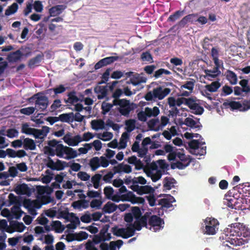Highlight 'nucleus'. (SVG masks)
<instances>
[{
	"instance_id": "nucleus-1",
	"label": "nucleus",
	"mask_w": 250,
	"mask_h": 250,
	"mask_svg": "<svg viewBox=\"0 0 250 250\" xmlns=\"http://www.w3.org/2000/svg\"><path fill=\"white\" fill-rule=\"evenodd\" d=\"M226 235L234 236L235 238H229L227 242L233 246H240L244 244L246 241L241 237L247 238L250 236V231L247 228L240 223H235L228 226L226 229Z\"/></svg>"
},
{
	"instance_id": "nucleus-2",
	"label": "nucleus",
	"mask_w": 250,
	"mask_h": 250,
	"mask_svg": "<svg viewBox=\"0 0 250 250\" xmlns=\"http://www.w3.org/2000/svg\"><path fill=\"white\" fill-rule=\"evenodd\" d=\"M45 153L50 156L56 155L59 158H63L66 160H71L78 156L77 151L72 147L60 145L53 149L49 146H45Z\"/></svg>"
},
{
	"instance_id": "nucleus-3",
	"label": "nucleus",
	"mask_w": 250,
	"mask_h": 250,
	"mask_svg": "<svg viewBox=\"0 0 250 250\" xmlns=\"http://www.w3.org/2000/svg\"><path fill=\"white\" fill-rule=\"evenodd\" d=\"M30 102L35 101V109L41 112L44 111L49 104L48 97L43 95L42 92H38L29 98Z\"/></svg>"
},
{
	"instance_id": "nucleus-4",
	"label": "nucleus",
	"mask_w": 250,
	"mask_h": 250,
	"mask_svg": "<svg viewBox=\"0 0 250 250\" xmlns=\"http://www.w3.org/2000/svg\"><path fill=\"white\" fill-rule=\"evenodd\" d=\"M113 104L115 106L119 105L117 110L121 115L128 117L130 112L133 109L132 106L133 104H130V101L126 99H122L118 101H113Z\"/></svg>"
},
{
	"instance_id": "nucleus-5",
	"label": "nucleus",
	"mask_w": 250,
	"mask_h": 250,
	"mask_svg": "<svg viewBox=\"0 0 250 250\" xmlns=\"http://www.w3.org/2000/svg\"><path fill=\"white\" fill-rule=\"evenodd\" d=\"M204 222L206 225L205 233L208 235L215 234L218 229V220L214 218H207Z\"/></svg>"
},
{
	"instance_id": "nucleus-6",
	"label": "nucleus",
	"mask_w": 250,
	"mask_h": 250,
	"mask_svg": "<svg viewBox=\"0 0 250 250\" xmlns=\"http://www.w3.org/2000/svg\"><path fill=\"white\" fill-rule=\"evenodd\" d=\"M46 166L53 170H62L66 167H68V163L65 161H63L59 159H57L55 162L49 157L47 158Z\"/></svg>"
},
{
	"instance_id": "nucleus-7",
	"label": "nucleus",
	"mask_w": 250,
	"mask_h": 250,
	"mask_svg": "<svg viewBox=\"0 0 250 250\" xmlns=\"http://www.w3.org/2000/svg\"><path fill=\"white\" fill-rule=\"evenodd\" d=\"M224 104L229 105L233 110L238 109L240 111H246L250 109V100H244L242 104L236 101L225 103Z\"/></svg>"
},
{
	"instance_id": "nucleus-8",
	"label": "nucleus",
	"mask_w": 250,
	"mask_h": 250,
	"mask_svg": "<svg viewBox=\"0 0 250 250\" xmlns=\"http://www.w3.org/2000/svg\"><path fill=\"white\" fill-rule=\"evenodd\" d=\"M148 224L150 226L149 229L153 227L154 231H156L164 228V221L160 217L153 215L149 217Z\"/></svg>"
},
{
	"instance_id": "nucleus-9",
	"label": "nucleus",
	"mask_w": 250,
	"mask_h": 250,
	"mask_svg": "<svg viewBox=\"0 0 250 250\" xmlns=\"http://www.w3.org/2000/svg\"><path fill=\"white\" fill-rule=\"evenodd\" d=\"M150 214V213L149 212H146L144 215L140 217L139 219L136 220L134 224L136 227V230H140L142 227L148 228V224L147 223V220L148 221Z\"/></svg>"
},
{
	"instance_id": "nucleus-10",
	"label": "nucleus",
	"mask_w": 250,
	"mask_h": 250,
	"mask_svg": "<svg viewBox=\"0 0 250 250\" xmlns=\"http://www.w3.org/2000/svg\"><path fill=\"white\" fill-rule=\"evenodd\" d=\"M239 199L235 198L233 196L229 195L228 192L224 198V204L229 208L236 209L239 207L237 205L239 203Z\"/></svg>"
},
{
	"instance_id": "nucleus-11",
	"label": "nucleus",
	"mask_w": 250,
	"mask_h": 250,
	"mask_svg": "<svg viewBox=\"0 0 250 250\" xmlns=\"http://www.w3.org/2000/svg\"><path fill=\"white\" fill-rule=\"evenodd\" d=\"M170 89L165 88L163 89L161 86H159L153 89L155 99H158L159 100L163 99L165 97L169 94Z\"/></svg>"
},
{
	"instance_id": "nucleus-12",
	"label": "nucleus",
	"mask_w": 250,
	"mask_h": 250,
	"mask_svg": "<svg viewBox=\"0 0 250 250\" xmlns=\"http://www.w3.org/2000/svg\"><path fill=\"white\" fill-rule=\"evenodd\" d=\"M167 198H162L159 200V205H161L162 208H168L172 206V203L176 201L175 198L171 195H165Z\"/></svg>"
},
{
	"instance_id": "nucleus-13",
	"label": "nucleus",
	"mask_w": 250,
	"mask_h": 250,
	"mask_svg": "<svg viewBox=\"0 0 250 250\" xmlns=\"http://www.w3.org/2000/svg\"><path fill=\"white\" fill-rule=\"evenodd\" d=\"M23 56V53L20 50L10 53L7 57V60L9 62H16L20 61Z\"/></svg>"
},
{
	"instance_id": "nucleus-14",
	"label": "nucleus",
	"mask_w": 250,
	"mask_h": 250,
	"mask_svg": "<svg viewBox=\"0 0 250 250\" xmlns=\"http://www.w3.org/2000/svg\"><path fill=\"white\" fill-rule=\"evenodd\" d=\"M107 85L105 86H96L94 88V91L97 94L98 99L99 100L105 98L107 93Z\"/></svg>"
},
{
	"instance_id": "nucleus-15",
	"label": "nucleus",
	"mask_w": 250,
	"mask_h": 250,
	"mask_svg": "<svg viewBox=\"0 0 250 250\" xmlns=\"http://www.w3.org/2000/svg\"><path fill=\"white\" fill-rule=\"evenodd\" d=\"M113 170L114 173H119L121 172L129 173L132 171V168L129 165L120 164L117 166L114 167Z\"/></svg>"
},
{
	"instance_id": "nucleus-16",
	"label": "nucleus",
	"mask_w": 250,
	"mask_h": 250,
	"mask_svg": "<svg viewBox=\"0 0 250 250\" xmlns=\"http://www.w3.org/2000/svg\"><path fill=\"white\" fill-rule=\"evenodd\" d=\"M66 6L63 5H57L52 7L49 10L50 16L55 17L61 14Z\"/></svg>"
},
{
	"instance_id": "nucleus-17",
	"label": "nucleus",
	"mask_w": 250,
	"mask_h": 250,
	"mask_svg": "<svg viewBox=\"0 0 250 250\" xmlns=\"http://www.w3.org/2000/svg\"><path fill=\"white\" fill-rule=\"evenodd\" d=\"M176 183V180L172 177H166L163 180V191L170 190L174 187V184Z\"/></svg>"
},
{
	"instance_id": "nucleus-18",
	"label": "nucleus",
	"mask_w": 250,
	"mask_h": 250,
	"mask_svg": "<svg viewBox=\"0 0 250 250\" xmlns=\"http://www.w3.org/2000/svg\"><path fill=\"white\" fill-rule=\"evenodd\" d=\"M131 188L135 191H137V193L140 195H142L145 193H148L150 192V189H152L151 187L148 186H139L138 185L132 186L131 187Z\"/></svg>"
},
{
	"instance_id": "nucleus-19",
	"label": "nucleus",
	"mask_w": 250,
	"mask_h": 250,
	"mask_svg": "<svg viewBox=\"0 0 250 250\" xmlns=\"http://www.w3.org/2000/svg\"><path fill=\"white\" fill-rule=\"evenodd\" d=\"M23 146L25 150H34L36 148L35 141L33 139L29 138H26L23 140Z\"/></svg>"
},
{
	"instance_id": "nucleus-20",
	"label": "nucleus",
	"mask_w": 250,
	"mask_h": 250,
	"mask_svg": "<svg viewBox=\"0 0 250 250\" xmlns=\"http://www.w3.org/2000/svg\"><path fill=\"white\" fill-rule=\"evenodd\" d=\"M43 55L42 54H38L36 57L30 59L28 61V66L30 68H33L35 66H38L41 62Z\"/></svg>"
},
{
	"instance_id": "nucleus-21",
	"label": "nucleus",
	"mask_w": 250,
	"mask_h": 250,
	"mask_svg": "<svg viewBox=\"0 0 250 250\" xmlns=\"http://www.w3.org/2000/svg\"><path fill=\"white\" fill-rule=\"evenodd\" d=\"M23 205L26 208H29L31 207H35L38 208L41 207V204L38 200L32 201L30 199H25L23 201Z\"/></svg>"
},
{
	"instance_id": "nucleus-22",
	"label": "nucleus",
	"mask_w": 250,
	"mask_h": 250,
	"mask_svg": "<svg viewBox=\"0 0 250 250\" xmlns=\"http://www.w3.org/2000/svg\"><path fill=\"white\" fill-rule=\"evenodd\" d=\"M117 206L110 201L106 203L103 208V211L105 213H111L116 210Z\"/></svg>"
},
{
	"instance_id": "nucleus-23",
	"label": "nucleus",
	"mask_w": 250,
	"mask_h": 250,
	"mask_svg": "<svg viewBox=\"0 0 250 250\" xmlns=\"http://www.w3.org/2000/svg\"><path fill=\"white\" fill-rule=\"evenodd\" d=\"M136 230L134 224H130L125 230L124 239H127L134 235L135 231Z\"/></svg>"
},
{
	"instance_id": "nucleus-24",
	"label": "nucleus",
	"mask_w": 250,
	"mask_h": 250,
	"mask_svg": "<svg viewBox=\"0 0 250 250\" xmlns=\"http://www.w3.org/2000/svg\"><path fill=\"white\" fill-rule=\"evenodd\" d=\"M59 119L62 122L72 123L73 122V113H63L59 116Z\"/></svg>"
},
{
	"instance_id": "nucleus-25",
	"label": "nucleus",
	"mask_w": 250,
	"mask_h": 250,
	"mask_svg": "<svg viewBox=\"0 0 250 250\" xmlns=\"http://www.w3.org/2000/svg\"><path fill=\"white\" fill-rule=\"evenodd\" d=\"M29 188L27 185L22 184L18 186L15 189V191L18 195L25 194L28 192Z\"/></svg>"
},
{
	"instance_id": "nucleus-26",
	"label": "nucleus",
	"mask_w": 250,
	"mask_h": 250,
	"mask_svg": "<svg viewBox=\"0 0 250 250\" xmlns=\"http://www.w3.org/2000/svg\"><path fill=\"white\" fill-rule=\"evenodd\" d=\"M227 79L231 84H235L237 82V77L236 74L231 70H227L226 72Z\"/></svg>"
},
{
	"instance_id": "nucleus-27",
	"label": "nucleus",
	"mask_w": 250,
	"mask_h": 250,
	"mask_svg": "<svg viewBox=\"0 0 250 250\" xmlns=\"http://www.w3.org/2000/svg\"><path fill=\"white\" fill-rule=\"evenodd\" d=\"M221 86V83L218 81H215L211 83L210 84L206 85L205 88L210 92H214L217 91Z\"/></svg>"
},
{
	"instance_id": "nucleus-28",
	"label": "nucleus",
	"mask_w": 250,
	"mask_h": 250,
	"mask_svg": "<svg viewBox=\"0 0 250 250\" xmlns=\"http://www.w3.org/2000/svg\"><path fill=\"white\" fill-rule=\"evenodd\" d=\"M20 205H14L11 208V212L16 219H20L24 212L21 210Z\"/></svg>"
},
{
	"instance_id": "nucleus-29",
	"label": "nucleus",
	"mask_w": 250,
	"mask_h": 250,
	"mask_svg": "<svg viewBox=\"0 0 250 250\" xmlns=\"http://www.w3.org/2000/svg\"><path fill=\"white\" fill-rule=\"evenodd\" d=\"M76 92L75 91H72L68 93L67 96L68 97L67 100H65L66 103H70L73 104L75 103H77L79 101V98L76 95Z\"/></svg>"
},
{
	"instance_id": "nucleus-30",
	"label": "nucleus",
	"mask_w": 250,
	"mask_h": 250,
	"mask_svg": "<svg viewBox=\"0 0 250 250\" xmlns=\"http://www.w3.org/2000/svg\"><path fill=\"white\" fill-rule=\"evenodd\" d=\"M190 162V161H188L187 163H184L182 161H177L171 165V168L173 169L175 168H177L179 169H184L189 165Z\"/></svg>"
},
{
	"instance_id": "nucleus-31",
	"label": "nucleus",
	"mask_w": 250,
	"mask_h": 250,
	"mask_svg": "<svg viewBox=\"0 0 250 250\" xmlns=\"http://www.w3.org/2000/svg\"><path fill=\"white\" fill-rule=\"evenodd\" d=\"M89 166L92 171L96 170L100 166V159L98 157H94L89 161Z\"/></svg>"
},
{
	"instance_id": "nucleus-32",
	"label": "nucleus",
	"mask_w": 250,
	"mask_h": 250,
	"mask_svg": "<svg viewBox=\"0 0 250 250\" xmlns=\"http://www.w3.org/2000/svg\"><path fill=\"white\" fill-rule=\"evenodd\" d=\"M91 125L92 128L95 130L103 129L104 127V123L102 120H92L91 122Z\"/></svg>"
},
{
	"instance_id": "nucleus-33",
	"label": "nucleus",
	"mask_w": 250,
	"mask_h": 250,
	"mask_svg": "<svg viewBox=\"0 0 250 250\" xmlns=\"http://www.w3.org/2000/svg\"><path fill=\"white\" fill-rule=\"evenodd\" d=\"M10 224L12 228H14L18 232H22L25 228V226L22 222L11 221Z\"/></svg>"
},
{
	"instance_id": "nucleus-34",
	"label": "nucleus",
	"mask_w": 250,
	"mask_h": 250,
	"mask_svg": "<svg viewBox=\"0 0 250 250\" xmlns=\"http://www.w3.org/2000/svg\"><path fill=\"white\" fill-rule=\"evenodd\" d=\"M125 228H118L117 226H115L111 229V232L117 236H120L124 238Z\"/></svg>"
},
{
	"instance_id": "nucleus-35",
	"label": "nucleus",
	"mask_w": 250,
	"mask_h": 250,
	"mask_svg": "<svg viewBox=\"0 0 250 250\" xmlns=\"http://www.w3.org/2000/svg\"><path fill=\"white\" fill-rule=\"evenodd\" d=\"M51 226L55 230L56 232L58 233L62 232L64 229L63 226L62 225V223L60 221H52Z\"/></svg>"
},
{
	"instance_id": "nucleus-36",
	"label": "nucleus",
	"mask_w": 250,
	"mask_h": 250,
	"mask_svg": "<svg viewBox=\"0 0 250 250\" xmlns=\"http://www.w3.org/2000/svg\"><path fill=\"white\" fill-rule=\"evenodd\" d=\"M183 124L191 128H200L202 126L201 125H196V122L192 118L189 117L185 119Z\"/></svg>"
},
{
	"instance_id": "nucleus-37",
	"label": "nucleus",
	"mask_w": 250,
	"mask_h": 250,
	"mask_svg": "<svg viewBox=\"0 0 250 250\" xmlns=\"http://www.w3.org/2000/svg\"><path fill=\"white\" fill-rule=\"evenodd\" d=\"M66 89V87H65L62 84H60L57 87L48 89V91H53L54 95L52 96V97L55 98L58 94L63 93Z\"/></svg>"
},
{
	"instance_id": "nucleus-38",
	"label": "nucleus",
	"mask_w": 250,
	"mask_h": 250,
	"mask_svg": "<svg viewBox=\"0 0 250 250\" xmlns=\"http://www.w3.org/2000/svg\"><path fill=\"white\" fill-rule=\"evenodd\" d=\"M18 9V5L17 3L14 2L9 6L5 10V15L9 16L16 13Z\"/></svg>"
},
{
	"instance_id": "nucleus-39",
	"label": "nucleus",
	"mask_w": 250,
	"mask_h": 250,
	"mask_svg": "<svg viewBox=\"0 0 250 250\" xmlns=\"http://www.w3.org/2000/svg\"><path fill=\"white\" fill-rule=\"evenodd\" d=\"M102 178V175L100 174H96L91 178V182L93 184V187L97 189L100 186V182Z\"/></svg>"
},
{
	"instance_id": "nucleus-40",
	"label": "nucleus",
	"mask_w": 250,
	"mask_h": 250,
	"mask_svg": "<svg viewBox=\"0 0 250 250\" xmlns=\"http://www.w3.org/2000/svg\"><path fill=\"white\" fill-rule=\"evenodd\" d=\"M136 121L134 119H129L125 121V124L126 125V130L128 132L133 131L135 128Z\"/></svg>"
},
{
	"instance_id": "nucleus-41",
	"label": "nucleus",
	"mask_w": 250,
	"mask_h": 250,
	"mask_svg": "<svg viewBox=\"0 0 250 250\" xmlns=\"http://www.w3.org/2000/svg\"><path fill=\"white\" fill-rule=\"evenodd\" d=\"M82 141V138L81 136L79 135H77L75 136L74 137L71 138L70 139V141L68 144L69 146H77L79 143Z\"/></svg>"
},
{
	"instance_id": "nucleus-42",
	"label": "nucleus",
	"mask_w": 250,
	"mask_h": 250,
	"mask_svg": "<svg viewBox=\"0 0 250 250\" xmlns=\"http://www.w3.org/2000/svg\"><path fill=\"white\" fill-rule=\"evenodd\" d=\"M141 58L144 62L146 61L150 63L153 62L152 56L148 51L143 52L141 54Z\"/></svg>"
},
{
	"instance_id": "nucleus-43",
	"label": "nucleus",
	"mask_w": 250,
	"mask_h": 250,
	"mask_svg": "<svg viewBox=\"0 0 250 250\" xmlns=\"http://www.w3.org/2000/svg\"><path fill=\"white\" fill-rule=\"evenodd\" d=\"M239 84L242 86V90L245 93H250V87L248 85V80L246 79L242 80L239 82Z\"/></svg>"
},
{
	"instance_id": "nucleus-44",
	"label": "nucleus",
	"mask_w": 250,
	"mask_h": 250,
	"mask_svg": "<svg viewBox=\"0 0 250 250\" xmlns=\"http://www.w3.org/2000/svg\"><path fill=\"white\" fill-rule=\"evenodd\" d=\"M97 137L104 141H107L112 139L113 134L111 132L106 131L102 134H98Z\"/></svg>"
},
{
	"instance_id": "nucleus-45",
	"label": "nucleus",
	"mask_w": 250,
	"mask_h": 250,
	"mask_svg": "<svg viewBox=\"0 0 250 250\" xmlns=\"http://www.w3.org/2000/svg\"><path fill=\"white\" fill-rule=\"evenodd\" d=\"M131 213L136 220L139 219L142 214L141 209L138 207H132Z\"/></svg>"
},
{
	"instance_id": "nucleus-46",
	"label": "nucleus",
	"mask_w": 250,
	"mask_h": 250,
	"mask_svg": "<svg viewBox=\"0 0 250 250\" xmlns=\"http://www.w3.org/2000/svg\"><path fill=\"white\" fill-rule=\"evenodd\" d=\"M114 105L113 104V101H112V103H103L102 104V112L104 114H106L108 112L113 106Z\"/></svg>"
},
{
	"instance_id": "nucleus-47",
	"label": "nucleus",
	"mask_w": 250,
	"mask_h": 250,
	"mask_svg": "<svg viewBox=\"0 0 250 250\" xmlns=\"http://www.w3.org/2000/svg\"><path fill=\"white\" fill-rule=\"evenodd\" d=\"M10 205H21L18 197L13 193H10L8 195Z\"/></svg>"
},
{
	"instance_id": "nucleus-48",
	"label": "nucleus",
	"mask_w": 250,
	"mask_h": 250,
	"mask_svg": "<svg viewBox=\"0 0 250 250\" xmlns=\"http://www.w3.org/2000/svg\"><path fill=\"white\" fill-rule=\"evenodd\" d=\"M34 128L29 127V125L27 124H24L22 125L21 132L27 135H32L33 133Z\"/></svg>"
},
{
	"instance_id": "nucleus-49",
	"label": "nucleus",
	"mask_w": 250,
	"mask_h": 250,
	"mask_svg": "<svg viewBox=\"0 0 250 250\" xmlns=\"http://www.w3.org/2000/svg\"><path fill=\"white\" fill-rule=\"evenodd\" d=\"M183 14V11H177L173 14L171 15L168 18L167 21H174L178 19Z\"/></svg>"
},
{
	"instance_id": "nucleus-50",
	"label": "nucleus",
	"mask_w": 250,
	"mask_h": 250,
	"mask_svg": "<svg viewBox=\"0 0 250 250\" xmlns=\"http://www.w3.org/2000/svg\"><path fill=\"white\" fill-rule=\"evenodd\" d=\"M170 74L171 72L169 71L164 68H160L155 72L154 77L155 78H158L160 77L163 74L168 75Z\"/></svg>"
},
{
	"instance_id": "nucleus-51",
	"label": "nucleus",
	"mask_w": 250,
	"mask_h": 250,
	"mask_svg": "<svg viewBox=\"0 0 250 250\" xmlns=\"http://www.w3.org/2000/svg\"><path fill=\"white\" fill-rule=\"evenodd\" d=\"M193 111L191 112L195 115H201L204 111V108L197 104L193 108L191 109Z\"/></svg>"
},
{
	"instance_id": "nucleus-52",
	"label": "nucleus",
	"mask_w": 250,
	"mask_h": 250,
	"mask_svg": "<svg viewBox=\"0 0 250 250\" xmlns=\"http://www.w3.org/2000/svg\"><path fill=\"white\" fill-rule=\"evenodd\" d=\"M35 109L34 107H28L21 109L20 112L21 114L30 115L34 112Z\"/></svg>"
},
{
	"instance_id": "nucleus-53",
	"label": "nucleus",
	"mask_w": 250,
	"mask_h": 250,
	"mask_svg": "<svg viewBox=\"0 0 250 250\" xmlns=\"http://www.w3.org/2000/svg\"><path fill=\"white\" fill-rule=\"evenodd\" d=\"M184 151V150L183 149L180 151H177V157L179 158L181 161L186 163L188 162L189 160L188 158L185 155Z\"/></svg>"
},
{
	"instance_id": "nucleus-54",
	"label": "nucleus",
	"mask_w": 250,
	"mask_h": 250,
	"mask_svg": "<svg viewBox=\"0 0 250 250\" xmlns=\"http://www.w3.org/2000/svg\"><path fill=\"white\" fill-rule=\"evenodd\" d=\"M123 91L120 88L116 89L113 93L112 97L114 98L113 101L121 100L119 98L123 95Z\"/></svg>"
},
{
	"instance_id": "nucleus-55",
	"label": "nucleus",
	"mask_w": 250,
	"mask_h": 250,
	"mask_svg": "<svg viewBox=\"0 0 250 250\" xmlns=\"http://www.w3.org/2000/svg\"><path fill=\"white\" fill-rule=\"evenodd\" d=\"M104 191L106 198L109 199L112 196L114 192V189L112 187L107 186L104 188Z\"/></svg>"
},
{
	"instance_id": "nucleus-56",
	"label": "nucleus",
	"mask_w": 250,
	"mask_h": 250,
	"mask_svg": "<svg viewBox=\"0 0 250 250\" xmlns=\"http://www.w3.org/2000/svg\"><path fill=\"white\" fill-rule=\"evenodd\" d=\"M146 80L143 78H140L139 76L137 77H133L130 79V83L135 86L138 85L142 83H145Z\"/></svg>"
},
{
	"instance_id": "nucleus-57",
	"label": "nucleus",
	"mask_w": 250,
	"mask_h": 250,
	"mask_svg": "<svg viewBox=\"0 0 250 250\" xmlns=\"http://www.w3.org/2000/svg\"><path fill=\"white\" fill-rule=\"evenodd\" d=\"M92 148V144H85L84 147H80L78 149L80 153H78V156L80 154H85L87 153L88 151Z\"/></svg>"
},
{
	"instance_id": "nucleus-58",
	"label": "nucleus",
	"mask_w": 250,
	"mask_h": 250,
	"mask_svg": "<svg viewBox=\"0 0 250 250\" xmlns=\"http://www.w3.org/2000/svg\"><path fill=\"white\" fill-rule=\"evenodd\" d=\"M76 236L77 238V241H81L85 240L88 238V234L85 231H80L79 233H75Z\"/></svg>"
},
{
	"instance_id": "nucleus-59",
	"label": "nucleus",
	"mask_w": 250,
	"mask_h": 250,
	"mask_svg": "<svg viewBox=\"0 0 250 250\" xmlns=\"http://www.w3.org/2000/svg\"><path fill=\"white\" fill-rule=\"evenodd\" d=\"M61 101L60 99L55 100L50 106L51 111H55L61 106Z\"/></svg>"
},
{
	"instance_id": "nucleus-60",
	"label": "nucleus",
	"mask_w": 250,
	"mask_h": 250,
	"mask_svg": "<svg viewBox=\"0 0 250 250\" xmlns=\"http://www.w3.org/2000/svg\"><path fill=\"white\" fill-rule=\"evenodd\" d=\"M102 203L103 202L101 200L93 199L90 202V206L91 208H97L99 209L102 206Z\"/></svg>"
},
{
	"instance_id": "nucleus-61",
	"label": "nucleus",
	"mask_w": 250,
	"mask_h": 250,
	"mask_svg": "<svg viewBox=\"0 0 250 250\" xmlns=\"http://www.w3.org/2000/svg\"><path fill=\"white\" fill-rule=\"evenodd\" d=\"M33 8L37 12H41L43 10V5L40 0L35 1L33 4Z\"/></svg>"
},
{
	"instance_id": "nucleus-62",
	"label": "nucleus",
	"mask_w": 250,
	"mask_h": 250,
	"mask_svg": "<svg viewBox=\"0 0 250 250\" xmlns=\"http://www.w3.org/2000/svg\"><path fill=\"white\" fill-rule=\"evenodd\" d=\"M199 142L197 140H192L189 143L188 146L190 148L194 149V150H198L199 148Z\"/></svg>"
},
{
	"instance_id": "nucleus-63",
	"label": "nucleus",
	"mask_w": 250,
	"mask_h": 250,
	"mask_svg": "<svg viewBox=\"0 0 250 250\" xmlns=\"http://www.w3.org/2000/svg\"><path fill=\"white\" fill-rule=\"evenodd\" d=\"M78 177L81 180L86 181L90 179V175L86 172L83 171H80L77 174Z\"/></svg>"
},
{
	"instance_id": "nucleus-64",
	"label": "nucleus",
	"mask_w": 250,
	"mask_h": 250,
	"mask_svg": "<svg viewBox=\"0 0 250 250\" xmlns=\"http://www.w3.org/2000/svg\"><path fill=\"white\" fill-rule=\"evenodd\" d=\"M197 103H196V101L194 100L192 98H188L186 99V101L185 102V104L191 109L193 107H194Z\"/></svg>"
}]
</instances>
